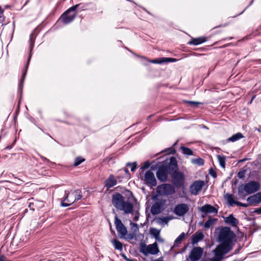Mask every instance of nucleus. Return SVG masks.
I'll list each match as a JSON object with an SVG mask.
<instances>
[{"label":"nucleus","instance_id":"obj_56","mask_svg":"<svg viewBox=\"0 0 261 261\" xmlns=\"http://www.w3.org/2000/svg\"><path fill=\"white\" fill-rule=\"evenodd\" d=\"M139 213L136 214L135 215V216H134V217L133 218V220H134L135 221H137L139 220Z\"/></svg>","mask_w":261,"mask_h":261},{"label":"nucleus","instance_id":"obj_32","mask_svg":"<svg viewBox=\"0 0 261 261\" xmlns=\"http://www.w3.org/2000/svg\"><path fill=\"white\" fill-rule=\"evenodd\" d=\"M192 163L194 164L197 165L199 166H203L204 164V161L201 158H198L194 159L192 160Z\"/></svg>","mask_w":261,"mask_h":261},{"label":"nucleus","instance_id":"obj_14","mask_svg":"<svg viewBox=\"0 0 261 261\" xmlns=\"http://www.w3.org/2000/svg\"><path fill=\"white\" fill-rule=\"evenodd\" d=\"M169 172L164 165L160 166L156 171V175L158 179L162 182H165L168 179Z\"/></svg>","mask_w":261,"mask_h":261},{"label":"nucleus","instance_id":"obj_16","mask_svg":"<svg viewBox=\"0 0 261 261\" xmlns=\"http://www.w3.org/2000/svg\"><path fill=\"white\" fill-rule=\"evenodd\" d=\"M105 187L108 191L111 188L116 186L117 184V180L113 174H110L108 178L104 182Z\"/></svg>","mask_w":261,"mask_h":261},{"label":"nucleus","instance_id":"obj_45","mask_svg":"<svg viewBox=\"0 0 261 261\" xmlns=\"http://www.w3.org/2000/svg\"><path fill=\"white\" fill-rule=\"evenodd\" d=\"M236 205H238V206L243 207H247L249 205H250L249 204V203H242V202H239V201H237V202L236 203Z\"/></svg>","mask_w":261,"mask_h":261},{"label":"nucleus","instance_id":"obj_52","mask_svg":"<svg viewBox=\"0 0 261 261\" xmlns=\"http://www.w3.org/2000/svg\"><path fill=\"white\" fill-rule=\"evenodd\" d=\"M254 213H256L257 214H261V207L255 209L254 211Z\"/></svg>","mask_w":261,"mask_h":261},{"label":"nucleus","instance_id":"obj_54","mask_svg":"<svg viewBox=\"0 0 261 261\" xmlns=\"http://www.w3.org/2000/svg\"><path fill=\"white\" fill-rule=\"evenodd\" d=\"M0 261H10L7 259L6 257L4 256L1 255L0 256Z\"/></svg>","mask_w":261,"mask_h":261},{"label":"nucleus","instance_id":"obj_46","mask_svg":"<svg viewBox=\"0 0 261 261\" xmlns=\"http://www.w3.org/2000/svg\"><path fill=\"white\" fill-rule=\"evenodd\" d=\"M150 165V164L149 162L146 161L145 162L144 165L140 168V169L142 170H143L144 169H146L149 168Z\"/></svg>","mask_w":261,"mask_h":261},{"label":"nucleus","instance_id":"obj_40","mask_svg":"<svg viewBox=\"0 0 261 261\" xmlns=\"http://www.w3.org/2000/svg\"><path fill=\"white\" fill-rule=\"evenodd\" d=\"M186 102L190 105L191 107L196 108L199 105H200L201 103L194 101H186Z\"/></svg>","mask_w":261,"mask_h":261},{"label":"nucleus","instance_id":"obj_50","mask_svg":"<svg viewBox=\"0 0 261 261\" xmlns=\"http://www.w3.org/2000/svg\"><path fill=\"white\" fill-rule=\"evenodd\" d=\"M28 207L30 208L31 210L34 211V203L33 202H29Z\"/></svg>","mask_w":261,"mask_h":261},{"label":"nucleus","instance_id":"obj_28","mask_svg":"<svg viewBox=\"0 0 261 261\" xmlns=\"http://www.w3.org/2000/svg\"><path fill=\"white\" fill-rule=\"evenodd\" d=\"M111 242L115 249L122 251L123 249L122 244L118 240L114 239L111 240Z\"/></svg>","mask_w":261,"mask_h":261},{"label":"nucleus","instance_id":"obj_25","mask_svg":"<svg viewBox=\"0 0 261 261\" xmlns=\"http://www.w3.org/2000/svg\"><path fill=\"white\" fill-rule=\"evenodd\" d=\"M244 137V136L241 133H237L234 135H233L230 137L227 138L226 140H225V143H228L230 142H234L237 141Z\"/></svg>","mask_w":261,"mask_h":261},{"label":"nucleus","instance_id":"obj_5","mask_svg":"<svg viewBox=\"0 0 261 261\" xmlns=\"http://www.w3.org/2000/svg\"><path fill=\"white\" fill-rule=\"evenodd\" d=\"M65 193L66 197L64 200L67 201V202L73 203L81 199L82 198V192L80 189L71 191L70 192L65 191Z\"/></svg>","mask_w":261,"mask_h":261},{"label":"nucleus","instance_id":"obj_24","mask_svg":"<svg viewBox=\"0 0 261 261\" xmlns=\"http://www.w3.org/2000/svg\"><path fill=\"white\" fill-rule=\"evenodd\" d=\"M204 238V235L202 232L197 231L192 236V243L193 244H197L198 242L202 240Z\"/></svg>","mask_w":261,"mask_h":261},{"label":"nucleus","instance_id":"obj_51","mask_svg":"<svg viewBox=\"0 0 261 261\" xmlns=\"http://www.w3.org/2000/svg\"><path fill=\"white\" fill-rule=\"evenodd\" d=\"M130 225H132V227L135 228V231H138L139 230V227H138V225L137 223H132L131 222L130 223Z\"/></svg>","mask_w":261,"mask_h":261},{"label":"nucleus","instance_id":"obj_38","mask_svg":"<svg viewBox=\"0 0 261 261\" xmlns=\"http://www.w3.org/2000/svg\"><path fill=\"white\" fill-rule=\"evenodd\" d=\"M149 246L146 245H142L141 249V252L144 254L145 255L147 256L149 253H148L147 251H149Z\"/></svg>","mask_w":261,"mask_h":261},{"label":"nucleus","instance_id":"obj_64","mask_svg":"<svg viewBox=\"0 0 261 261\" xmlns=\"http://www.w3.org/2000/svg\"><path fill=\"white\" fill-rule=\"evenodd\" d=\"M127 192L129 193V194H130V195H133L132 192H130V191L127 190Z\"/></svg>","mask_w":261,"mask_h":261},{"label":"nucleus","instance_id":"obj_8","mask_svg":"<svg viewBox=\"0 0 261 261\" xmlns=\"http://www.w3.org/2000/svg\"><path fill=\"white\" fill-rule=\"evenodd\" d=\"M260 184L256 181L252 180L244 185V191L248 194L254 193L259 190Z\"/></svg>","mask_w":261,"mask_h":261},{"label":"nucleus","instance_id":"obj_36","mask_svg":"<svg viewBox=\"0 0 261 261\" xmlns=\"http://www.w3.org/2000/svg\"><path fill=\"white\" fill-rule=\"evenodd\" d=\"M85 160L81 156H77L75 158L74 162V166L76 167L80 164H81L83 162H84Z\"/></svg>","mask_w":261,"mask_h":261},{"label":"nucleus","instance_id":"obj_21","mask_svg":"<svg viewBox=\"0 0 261 261\" xmlns=\"http://www.w3.org/2000/svg\"><path fill=\"white\" fill-rule=\"evenodd\" d=\"M91 3H81L71 7V10H74L76 13L83 10L87 9L88 7Z\"/></svg>","mask_w":261,"mask_h":261},{"label":"nucleus","instance_id":"obj_49","mask_svg":"<svg viewBox=\"0 0 261 261\" xmlns=\"http://www.w3.org/2000/svg\"><path fill=\"white\" fill-rule=\"evenodd\" d=\"M65 201L64 200L62 201H61V205L63 207H67L72 204L69 202H68V203L65 202Z\"/></svg>","mask_w":261,"mask_h":261},{"label":"nucleus","instance_id":"obj_34","mask_svg":"<svg viewBox=\"0 0 261 261\" xmlns=\"http://www.w3.org/2000/svg\"><path fill=\"white\" fill-rule=\"evenodd\" d=\"M185 232H182L181 233H180L179 236L175 239L174 243V246H177L178 244H180L181 243V240L185 238Z\"/></svg>","mask_w":261,"mask_h":261},{"label":"nucleus","instance_id":"obj_31","mask_svg":"<svg viewBox=\"0 0 261 261\" xmlns=\"http://www.w3.org/2000/svg\"><path fill=\"white\" fill-rule=\"evenodd\" d=\"M35 40V36L34 33H32L30 35L29 42H30V46L29 49H33L34 47V43Z\"/></svg>","mask_w":261,"mask_h":261},{"label":"nucleus","instance_id":"obj_59","mask_svg":"<svg viewBox=\"0 0 261 261\" xmlns=\"http://www.w3.org/2000/svg\"><path fill=\"white\" fill-rule=\"evenodd\" d=\"M123 170H124V171L125 172V173L126 174L129 175V171H128V169L126 168H123Z\"/></svg>","mask_w":261,"mask_h":261},{"label":"nucleus","instance_id":"obj_47","mask_svg":"<svg viewBox=\"0 0 261 261\" xmlns=\"http://www.w3.org/2000/svg\"><path fill=\"white\" fill-rule=\"evenodd\" d=\"M41 160L44 161V162H46L47 163H50L51 164V165H54L55 163H54V162H51L50 161H49V160H48V159H47L46 158L43 156H42L41 155H39Z\"/></svg>","mask_w":261,"mask_h":261},{"label":"nucleus","instance_id":"obj_61","mask_svg":"<svg viewBox=\"0 0 261 261\" xmlns=\"http://www.w3.org/2000/svg\"><path fill=\"white\" fill-rule=\"evenodd\" d=\"M142 9H143V10H144L146 12H147L148 14H150V12H149V11H148L146 8H144V7H142Z\"/></svg>","mask_w":261,"mask_h":261},{"label":"nucleus","instance_id":"obj_17","mask_svg":"<svg viewBox=\"0 0 261 261\" xmlns=\"http://www.w3.org/2000/svg\"><path fill=\"white\" fill-rule=\"evenodd\" d=\"M177 61V59L175 58L162 57L150 60L149 62L156 64H162L163 63H167L169 62H175Z\"/></svg>","mask_w":261,"mask_h":261},{"label":"nucleus","instance_id":"obj_30","mask_svg":"<svg viewBox=\"0 0 261 261\" xmlns=\"http://www.w3.org/2000/svg\"><path fill=\"white\" fill-rule=\"evenodd\" d=\"M217 159L219 161L220 166L223 168H225V161H226V158L224 155H217Z\"/></svg>","mask_w":261,"mask_h":261},{"label":"nucleus","instance_id":"obj_9","mask_svg":"<svg viewBox=\"0 0 261 261\" xmlns=\"http://www.w3.org/2000/svg\"><path fill=\"white\" fill-rule=\"evenodd\" d=\"M203 249L200 247H194L190 251L189 258L191 261H198L202 256Z\"/></svg>","mask_w":261,"mask_h":261},{"label":"nucleus","instance_id":"obj_19","mask_svg":"<svg viewBox=\"0 0 261 261\" xmlns=\"http://www.w3.org/2000/svg\"><path fill=\"white\" fill-rule=\"evenodd\" d=\"M247 201L250 205L254 204H258L261 202V192L257 193L256 194L250 196L247 198Z\"/></svg>","mask_w":261,"mask_h":261},{"label":"nucleus","instance_id":"obj_44","mask_svg":"<svg viewBox=\"0 0 261 261\" xmlns=\"http://www.w3.org/2000/svg\"><path fill=\"white\" fill-rule=\"evenodd\" d=\"M209 174L214 178L217 177L216 172L212 168L209 169Z\"/></svg>","mask_w":261,"mask_h":261},{"label":"nucleus","instance_id":"obj_26","mask_svg":"<svg viewBox=\"0 0 261 261\" xmlns=\"http://www.w3.org/2000/svg\"><path fill=\"white\" fill-rule=\"evenodd\" d=\"M149 246V251H147L148 253H149L150 254L155 255L158 253L159 252V249L158 247V244L156 242L150 244L148 245Z\"/></svg>","mask_w":261,"mask_h":261},{"label":"nucleus","instance_id":"obj_57","mask_svg":"<svg viewBox=\"0 0 261 261\" xmlns=\"http://www.w3.org/2000/svg\"><path fill=\"white\" fill-rule=\"evenodd\" d=\"M117 42H118V43H119V44H120V45H121V47H124V49H129L128 48H127V47H126L124 46L123 45V43H122V41H120V40H118V41H117Z\"/></svg>","mask_w":261,"mask_h":261},{"label":"nucleus","instance_id":"obj_42","mask_svg":"<svg viewBox=\"0 0 261 261\" xmlns=\"http://www.w3.org/2000/svg\"><path fill=\"white\" fill-rule=\"evenodd\" d=\"M160 223L167 224L170 220V218L168 217H164L161 218H160Z\"/></svg>","mask_w":261,"mask_h":261},{"label":"nucleus","instance_id":"obj_10","mask_svg":"<svg viewBox=\"0 0 261 261\" xmlns=\"http://www.w3.org/2000/svg\"><path fill=\"white\" fill-rule=\"evenodd\" d=\"M144 180L146 185L150 187H155L157 185L154 173L149 170L145 173Z\"/></svg>","mask_w":261,"mask_h":261},{"label":"nucleus","instance_id":"obj_15","mask_svg":"<svg viewBox=\"0 0 261 261\" xmlns=\"http://www.w3.org/2000/svg\"><path fill=\"white\" fill-rule=\"evenodd\" d=\"M189 210V207L187 204L181 203L175 206L174 213L178 216H183Z\"/></svg>","mask_w":261,"mask_h":261},{"label":"nucleus","instance_id":"obj_13","mask_svg":"<svg viewBox=\"0 0 261 261\" xmlns=\"http://www.w3.org/2000/svg\"><path fill=\"white\" fill-rule=\"evenodd\" d=\"M167 168V170L169 172V174L171 175L178 171V167L177 160L175 157L172 156L170 158V161L167 165H164Z\"/></svg>","mask_w":261,"mask_h":261},{"label":"nucleus","instance_id":"obj_2","mask_svg":"<svg viewBox=\"0 0 261 261\" xmlns=\"http://www.w3.org/2000/svg\"><path fill=\"white\" fill-rule=\"evenodd\" d=\"M112 202L117 210L123 211L124 214H131L134 211L133 204L126 201L123 195L119 193H115L112 195Z\"/></svg>","mask_w":261,"mask_h":261},{"label":"nucleus","instance_id":"obj_48","mask_svg":"<svg viewBox=\"0 0 261 261\" xmlns=\"http://www.w3.org/2000/svg\"><path fill=\"white\" fill-rule=\"evenodd\" d=\"M234 46V44L232 43H228V44H226L223 46H220V47H218V48H224V47H227V46ZM218 48V47H214L213 48V49H217Z\"/></svg>","mask_w":261,"mask_h":261},{"label":"nucleus","instance_id":"obj_62","mask_svg":"<svg viewBox=\"0 0 261 261\" xmlns=\"http://www.w3.org/2000/svg\"><path fill=\"white\" fill-rule=\"evenodd\" d=\"M255 96H256L255 95H253V96L252 97L251 99V100H250V102H249L250 103H252V102L253 100L255 98Z\"/></svg>","mask_w":261,"mask_h":261},{"label":"nucleus","instance_id":"obj_27","mask_svg":"<svg viewBox=\"0 0 261 261\" xmlns=\"http://www.w3.org/2000/svg\"><path fill=\"white\" fill-rule=\"evenodd\" d=\"M149 232L156 240L162 241V240L160 239V230L156 228L151 227L149 229Z\"/></svg>","mask_w":261,"mask_h":261},{"label":"nucleus","instance_id":"obj_6","mask_svg":"<svg viewBox=\"0 0 261 261\" xmlns=\"http://www.w3.org/2000/svg\"><path fill=\"white\" fill-rule=\"evenodd\" d=\"M156 192L159 195H171L175 193V187L169 184H164L157 187Z\"/></svg>","mask_w":261,"mask_h":261},{"label":"nucleus","instance_id":"obj_60","mask_svg":"<svg viewBox=\"0 0 261 261\" xmlns=\"http://www.w3.org/2000/svg\"><path fill=\"white\" fill-rule=\"evenodd\" d=\"M253 2H254V0H251V1L250 2V4L247 6V7L246 8V9H247V8L250 7L251 5H252V4L253 3Z\"/></svg>","mask_w":261,"mask_h":261},{"label":"nucleus","instance_id":"obj_18","mask_svg":"<svg viewBox=\"0 0 261 261\" xmlns=\"http://www.w3.org/2000/svg\"><path fill=\"white\" fill-rule=\"evenodd\" d=\"M208 37L203 36L196 38L192 37L191 40L187 42V44L190 45H198L206 42L208 40Z\"/></svg>","mask_w":261,"mask_h":261},{"label":"nucleus","instance_id":"obj_43","mask_svg":"<svg viewBox=\"0 0 261 261\" xmlns=\"http://www.w3.org/2000/svg\"><path fill=\"white\" fill-rule=\"evenodd\" d=\"M245 175V171H241L238 173L237 176L240 179H243L244 178Z\"/></svg>","mask_w":261,"mask_h":261},{"label":"nucleus","instance_id":"obj_53","mask_svg":"<svg viewBox=\"0 0 261 261\" xmlns=\"http://www.w3.org/2000/svg\"><path fill=\"white\" fill-rule=\"evenodd\" d=\"M228 24H229L228 23H225L224 24H220L217 27H215L214 29L217 28H220V27H225L227 26Z\"/></svg>","mask_w":261,"mask_h":261},{"label":"nucleus","instance_id":"obj_39","mask_svg":"<svg viewBox=\"0 0 261 261\" xmlns=\"http://www.w3.org/2000/svg\"><path fill=\"white\" fill-rule=\"evenodd\" d=\"M238 194L242 199H244L247 194L245 192V191H244V189H240V188H239L238 190Z\"/></svg>","mask_w":261,"mask_h":261},{"label":"nucleus","instance_id":"obj_37","mask_svg":"<svg viewBox=\"0 0 261 261\" xmlns=\"http://www.w3.org/2000/svg\"><path fill=\"white\" fill-rule=\"evenodd\" d=\"M126 166L127 167H130L131 171L134 172L137 168V163L136 162H134L133 163L128 162L126 164Z\"/></svg>","mask_w":261,"mask_h":261},{"label":"nucleus","instance_id":"obj_22","mask_svg":"<svg viewBox=\"0 0 261 261\" xmlns=\"http://www.w3.org/2000/svg\"><path fill=\"white\" fill-rule=\"evenodd\" d=\"M163 203L161 202H155L151 207V213L152 215H158L161 213Z\"/></svg>","mask_w":261,"mask_h":261},{"label":"nucleus","instance_id":"obj_20","mask_svg":"<svg viewBox=\"0 0 261 261\" xmlns=\"http://www.w3.org/2000/svg\"><path fill=\"white\" fill-rule=\"evenodd\" d=\"M200 211L206 214L214 213L217 214L218 212V209L212 205L206 204L200 208Z\"/></svg>","mask_w":261,"mask_h":261},{"label":"nucleus","instance_id":"obj_12","mask_svg":"<svg viewBox=\"0 0 261 261\" xmlns=\"http://www.w3.org/2000/svg\"><path fill=\"white\" fill-rule=\"evenodd\" d=\"M115 224L118 234L124 237L127 234V229L117 215L115 217Z\"/></svg>","mask_w":261,"mask_h":261},{"label":"nucleus","instance_id":"obj_7","mask_svg":"<svg viewBox=\"0 0 261 261\" xmlns=\"http://www.w3.org/2000/svg\"><path fill=\"white\" fill-rule=\"evenodd\" d=\"M32 50H30L29 52V57L25 66L22 69V75L18 87V92L20 93V95L22 93V89L24 84V81L27 74L28 66L32 56Z\"/></svg>","mask_w":261,"mask_h":261},{"label":"nucleus","instance_id":"obj_23","mask_svg":"<svg viewBox=\"0 0 261 261\" xmlns=\"http://www.w3.org/2000/svg\"><path fill=\"white\" fill-rule=\"evenodd\" d=\"M224 219L226 223L230 224L232 226H236L239 223L238 220L234 217L233 214L229 215Z\"/></svg>","mask_w":261,"mask_h":261},{"label":"nucleus","instance_id":"obj_41","mask_svg":"<svg viewBox=\"0 0 261 261\" xmlns=\"http://www.w3.org/2000/svg\"><path fill=\"white\" fill-rule=\"evenodd\" d=\"M4 10L2 9V7L0 6V23H3L5 19V17L3 14Z\"/></svg>","mask_w":261,"mask_h":261},{"label":"nucleus","instance_id":"obj_33","mask_svg":"<svg viewBox=\"0 0 261 261\" xmlns=\"http://www.w3.org/2000/svg\"><path fill=\"white\" fill-rule=\"evenodd\" d=\"M181 149L182 151V153L184 154H186L188 155H192L193 154V151L188 147L185 146H181Z\"/></svg>","mask_w":261,"mask_h":261},{"label":"nucleus","instance_id":"obj_1","mask_svg":"<svg viewBox=\"0 0 261 261\" xmlns=\"http://www.w3.org/2000/svg\"><path fill=\"white\" fill-rule=\"evenodd\" d=\"M234 233L229 227H224L220 231L218 240L220 243L214 250L215 257L219 260L233 248L232 241L235 238Z\"/></svg>","mask_w":261,"mask_h":261},{"label":"nucleus","instance_id":"obj_55","mask_svg":"<svg viewBox=\"0 0 261 261\" xmlns=\"http://www.w3.org/2000/svg\"><path fill=\"white\" fill-rule=\"evenodd\" d=\"M120 255L126 261H129V259L124 253H121Z\"/></svg>","mask_w":261,"mask_h":261},{"label":"nucleus","instance_id":"obj_11","mask_svg":"<svg viewBox=\"0 0 261 261\" xmlns=\"http://www.w3.org/2000/svg\"><path fill=\"white\" fill-rule=\"evenodd\" d=\"M204 185L203 180H196L190 186V191L191 194L197 195L199 192L201 191Z\"/></svg>","mask_w":261,"mask_h":261},{"label":"nucleus","instance_id":"obj_63","mask_svg":"<svg viewBox=\"0 0 261 261\" xmlns=\"http://www.w3.org/2000/svg\"><path fill=\"white\" fill-rule=\"evenodd\" d=\"M129 261H137V260L135 259H129Z\"/></svg>","mask_w":261,"mask_h":261},{"label":"nucleus","instance_id":"obj_4","mask_svg":"<svg viewBox=\"0 0 261 261\" xmlns=\"http://www.w3.org/2000/svg\"><path fill=\"white\" fill-rule=\"evenodd\" d=\"M173 186L177 189L183 188L185 186V176L184 173L178 171L170 175Z\"/></svg>","mask_w":261,"mask_h":261},{"label":"nucleus","instance_id":"obj_58","mask_svg":"<svg viewBox=\"0 0 261 261\" xmlns=\"http://www.w3.org/2000/svg\"><path fill=\"white\" fill-rule=\"evenodd\" d=\"M241 249V247H240H240H239V248L237 249L234 251V254H238V253H239V252H240V251Z\"/></svg>","mask_w":261,"mask_h":261},{"label":"nucleus","instance_id":"obj_35","mask_svg":"<svg viewBox=\"0 0 261 261\" xmlns=\"http://www.w3.org/2000/svg\"><path fill=\"white\" fill-rule=\"evenodd\" d=\"M217 219H211L210 218L208 220H207L204 224V227L205 228H209L211 227V226L213 224V223L216 221Z\"/></svg>","mask_w":261,"mask_h":261},{"label":"nucleus","instance_id":"obj_29","mask_svg":"<svg viewBox=\"0 0 261 261\" xmlns=\"http://www.w3.org/2000/svg\"><path fill=\"white\" fill-rule=\"evenodd\" d=\"M225 198L227 200V202L229 205H232L236 204L238 201L234 200L233 198L232 194L227 193L225 195Z\"/></svg>","mask_w":261,"mask_h":261},{"label":"nucleus","instance_id":"obj_3","mask_svg":"<svg viewBox=\"0 0 261 261\" xmlns=\"http://www.w3.org/2000/svg\"><path fill=\"white\" fill-rule=\"evenodd\" d=\"M71 7L66 10L59 17L57 22H61L67 25L72 22L75 19L77 13L74 10H71Z\"/></svg>","mask_w":261,"mask_h":261}]
</instances>
